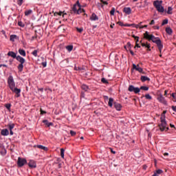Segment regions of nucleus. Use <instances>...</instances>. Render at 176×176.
I'll return each instance as SVG.
<instances>
[{
  "label": "nucleus",
  "mask_w": 176,
  "mask_h": 176,
  "mask_svg": "<svg viewBox=\"0 0 176 176\" xmlns=\"http://www.w3.org/2000/svg\"><path fill=\"white\" fill-rule=\"evenodd\" d=\"M144 38L148 41H152L153 43H155L158 47L160 53H162V50H163V43H162L160 38L155 37L153 34H149L148 31L144 34Z\"/></svg>",
  "instance_id": "1"
},
{
  "label": "nucleus",
  "mask_w": 176,
  "mask_h": 176,
  "mask_svg": "<svg viewBox=\"0 0 176 176\" xmlns=\"http://www.w3.org/2000/svg\"><path fill=\"white\" fill-rule=\"evenodd\" d=\"M161 123L158 125L160 131H168V125H167V121H166V115L162 114L160 117Z\"/></svg>",
  "instance_id": "2"
},
{
  "label": "nucleus",
  "mask_w": 176,
  "mask_h": 176,
  "mask_svg": "<svg viewBox=\"0 0 176 176\" xmlns=\"http://www.w3.org/2000/svg\"><path fill=\"white\" fill-rule=\"evenodd\" d=\"M16 60L19 61V63H20L19 65L17 66L19 72H23L24 64L25 63V59L21 57L20 55H18Z\"/></svg>",
  "instance_id": "3"
},
{
  "label": "nucleus",
  "mask_w": 176,
  "mask_h": 176,
  "mask_svg": "<svg viewBox=\"0 0 176 176\" xmlns=\"http://www.w3.org/2000/svg\"><path fill=\"white\" fill-rule=\"evenodd\" d=\"M153 6L157 9V12H159L160 13L164 12V7L162 6V1H155L153 2Z\"/></svg>",
  "instance_id": "4"
},
{
  "label": "nucleus",
  "mask_w": 176,
  "mask_h": 176,
  "mask_svg": "<svg viewBox=\"0 0 176 176\" xmlns=\"http://www.w3.org/2000/svg\"><path fill=\"white\" fill-rule=\"evenodd\" d=\"M71 13H74V14H80V13H85V10L78 8L77 5H74L72 8Z\"/></svg>",
  "instance_id": "5"
},
{
  "label": "nucleus",
  "mask_w": 176,
  "mask_h": 176,
  "mask_svg": "<svg viewBox=\"0 0 176 176\" xmlns=\"http://www.w3.org/2000/svg\"><path fill=\"white\" fill-rule=\"evenodd\" d=\"M8 83L10 90H13V89L16 87V82H14V79L13 78V76H10L8 77Z\"/></svg>",
  "instance_id": "6"
},
{
  "label": "nucleus",
  "mask_w": 176,
  "mask_h": 176,
  "mask_svg": "<svg viewBox=\"0 0 176 176\" xmlns=\"http://www.w3.org/2000/svg\"><path fill=\"white\" fill-rule=\"evenodd\" d=\"M25 164H27V160L19 157L17 161L18 167H23Z\"/></svg>",
  "instance_id": "7"
},
{
  "label": "nucleus",
  "mask_w": 176,
  "mask_h": 176,
  "mask_svg": "<svg viewBox=\"0 0 176 176\" xmlns=\"http://www.w3.org/2000/svg\"><path fill=\"white\" fill-rule=\"evenodd\" d=\"M157 100L161 104H163L164 105H167V100H166V98L163 97V95L162 94L158 95Z\"/></svg>",
  "instance_id": "8"
},
{
  "label": "nucleus",
  "mask_w": 176,
  "mask_h": 176,
  "mask_svg": "<svg viewBox=\"0 0 176 176\" xmlns=\"http://www.w3.org/2000/svg\"><path fill=\"white\" fill-rule=\"evenodd\" d=\"M129 91L135 93V94H138L140 91V89L138 87H135L134 85H129L128 88Z\"/></svg>",
  "instance_id": "9"
},
{
  "label": "nucleus",
  "mask_w": 176,
  "mask_h": 176,
  "mask_svg": "<svg viewBox=\"0 0 176 176\" xmlns=\"http://www.w3.org/2000/svg\"><path fill=\"white\" fill-rule=\"evenodd\" d=\"M81 89L82 90H83L81 92V97H82V98H85V96H86V94H87L88 93L87 90H89V87H87V85H82L81 86Z\"/></svg>",
  "instance_id": "10"
},
{
  "label": "nucleus",
  "mask_w": 176,
  "mask_h": 176,
  "mask_svg": "<svg viewBox=\"0 0 176 176\" xmlns=\"http://www.w3.org/2000/svg\"><path fill=\"white\" fill-rule=\"evenodd\" d=\"M11 90L13 91V93H15V94H16V97H20V93H21V89H18L15 87Z\"/></svg>",
  "instance_id": "11"
},
{
  "label": "nucleus",
  "mask_w": 176,
  "mask_h": 176,
  "mask_svg": "<svg viewBox=\"0 0 176 176\" xmlns=\"http://www.w3.org/2000/svg\"><path fill=\"white\" fill-rule=\"evenodd\" d=\"M133 69H135L140 74H144V69L142 67H137V65L133 64Z\"/></svg>",
  "instance_id": "12"
},
{
  "label": "nucleus",
  "mask_w": 176,
  "mask_h": 176,
  "mask_svg": "<svg viewBox=\"0 0 176 176\" xmlns=\"http://www.w3.org/2000/svg\"><path fill=\"white\" fill-rule=\"evenodd\" d=\"M122 12L125 13V14H131V8L130 7H124L123 8Z\"/></svg>",
  "instance_id": "13"
},
{
  "label": "nucleus",
  "mask_w": 176,
  "mask_h": 176,
  "mask_svg": "<svg viewBox=\"0 0 176 176\" xmlns=\"http://www.w3.org/2000/svg\"><path fill=\"white\" fill-rule=\"evenodd\" d=\"M28 166L30 168H36V163L34 160H30L28 163Z\"/></svg>",
  "instance_id": "14"
},
{
  "label": "nucleus",
  "mask_w": 176,
  "mask_h": 176,
  "mask_svg": "<svg viewBox=\"0 0 176 176\" xmlns=\"http://www.w3.org/2000/svg\"><path fill=\"white\" fill-rule=\"evenodd\" d=\"M89 20H91V21H97V20H98V16H97L96 13H92L89 18Z\"/></svg>",
  "instance_id": "15"
},
{
  "label": "nucleus",
  "mask_w": 176,
  "mask_h": 176,
  "mask_svg": "<svg viewBox=\"0 0 176 176\" xmlns=\"http://www.w3.org/2000/svg\"><path fill=\"white\" fill-rule=\"evenodd\" d=\"M114 107L116 108V111H122V104L118 103L116 102H113Z\"/></svg>",
  "instance_id": "16"
},
{
  "label": "nucleus",
  "mask_w": 176,
  "mask_h": 176,
  "mask_svg": "<svg viewBox=\"0 0 176 176\" xmlns=\"http://www.w3.org/2000/svg\"><path fill=\"white\" fill-rule=\"evenodd\" d=\"M34 148H38V149H42L43 151H49V148H47V147L42 146L41 144H38V145H35Z\"/></svg>",
  "instance_id": "17"
},
{
  "label": "nucleus",
  "mask_w": 176,
  "mask_h": 176,
  "mask_svg": "<svg viewBox=\"0 0 176 176\" xmlns=\"http://www.w3.org/2000/svg\"><path fill=\"white\" fill-rule=\"evenodd\" d=\"M8 56H9V57H12V58H17V55L14 53V52H8Z\"/></svg>",
  "instance_id": "18"
},
{
  "label": "nucleus",
  "mask_w": 176,
  "mask_h": 176,
  "mask_svg": "<svg viewBox=\"0 0 176 176\" xmlns=\"http://www.w3.org/2000/svg\"><path fill=\"white\" fill-rule=\"evenodd\" d=\"M1 135H9V130L5 129H2L1 132Z\"/></svg>",
  "instance_id": "19"
},
{
  "label": "nucleus",
  "mask_w": 176,
  "mask_h": 176,
  "mask_svg": "<svg viewBox=\"0 0 176 176\" xmlns=\"http://www.w3.org/2000/svg\"><path fill=\"white\" fill-rule=\"evenodd\" d=\"M19 53L21 56H23V57H25V56H27V54L25 53V50L21 48L19 50Z\"/></svg>",
  "instance_id": "20"
},
{
  "label": "nucleus",
  "mask_w": 176,
  "mask_h": 176,
  "mask_svg": "<svg viewBox=\"0 0 176 176\" xmlns=\"http://www.w3.org/2000/svg\"><path fill=\"white\" fill-rule=\"evenodd\" d=\"M113 98H109V102H108V105L110 108H112V107H113Z\"/></svg>",
  "instance_id": "21"
},
{
  "label": "nucleus",
  "mask_w": 176,
  "mask_h": 176,
  "mask_svg": "<svg viewBox=\"0 0 176 176\" xmlns=\"http://www.w3.org/2000/svg\"><path fill=\"white\" fill-rule=\"evenodd\" d=\"M140 80L142 82H146V80H148V81L151 80V78H149L148 77H146L145 76H142L140 78Z\"/></svg>",
  "instance_id": "22"
},
{
  "label": "nucleus",
  "mask_w": 176,
  "mask_h": 176,
  "mask_svg": "<svg viewBox=\"0 0 176 176\" xmlns=\"http://www.w3.org/2000/svg\"><path fill=\"white\" fill-rule=\"evenodd\" d=\"M43 123H45L47 125V127H50V126H52L53 124L52 122H49L47 120H43Z\"/></svg>",
  "instance_id": "23"
},
{
  "label": "nucleus",
  "mask_w": 176,
  "mask_h": 176,
  "mask_svg": "<svg viewBox=\"0 0 176 176\" xmlns=\"http://www.w3.org/2000/svg\"><path fill=\"white\" fill-rule=\"evenodd\" d=\"M166 32L168 35H171V34H173V29H171V28H166Z\"/></svg>",
  "instance_id": "24"
},
{
  "label": "nucleus",
  "mask_w": 176,
  "mask_h": 176,
  "mask_svg": "<svg viewBox=\"0 0 176 176\" xmlns=\"http://www.w3.org/2000/svg\"><path fill=\"white\" fill-rule=\"evenodd\" d=\"M38 52H39L38 50H34L32 52V56H34V57H38Z\"/></svg>",
  "instance_id": "25"
},
{
  "label": "nucleus",
  "mask_w": 176,
  "mask_h": 176,
  "mask_svg": "<svg viewBox=\"0 0 176 176\" xmlns=\"http://www.w3.org/2000/svg\"><path fill=\"white\" fill-rule=\"evenodd\" d=\"M17 38V36L15 34H12L10 36V41H11V42H14V39H16Z\"/></svg>",
  "instance_id": "26"
},
{
  "label": "nucleus",
  "mask_w": 176,
  "mask_h": 176,
  "mask_svg": "<svg viewBox=\"0 0 176 176\" xmlns=\"http://www.w3.org/2000/svg\"><path fill=\"white\" fill-rule=\"evenodd\" d=\"M30 14H32V10H28L25 11V16H30Z\"/></svg>",
  "instance_id": "27"
},
{
  "label": "nucleus",
  "mask_w": 176,
  "mask_h": 176,
  "mask_svg": "<svg viewBox=\"0 0 176 176\" xmlns=\"http://www.w3.org/2000/svg\"><path fill=\"white\" fill-rule=\"evenodd\" d=\"M8 128L9 130H12V129H14V124L12 123V124H8L7 125Z\"/></svg>",
  "instance_id": "28"
},
{
  "label": "nucleus",
  "mask_w": 176,
  "mask_h": 176,
  "mask_svg": "<svg viewBox=\"0 0 176 176\" xmlns=\"http://www.w3.org/2000/svg\"><path fill=\"white\" fill-rule=\"evenodd\" d=\"M66 49L69 52H72V50L74 49V45H67V46H66Z\"/></svg>",
  "instance_id": "29"
},
{
  "label": "nucleus",
  "mask_w": 176,
  "mask_h": 176,
  "mask_svg": "<svg viewBox=\"0 0 176 176\" xmlns=\"http://www.w3.org/2000/svg\"><path fill=\"white\" fill-rule=\"evenodd\" d=\"M124 48L126 49V50H130V49H131V43H130V42L127 43L126 46H124Z\"/></svg>",
  "instance_id": "30"
},
{
  "label": "nucleus",
  "mask_w": 176,
  "mask_h": 176,
  "mask_svg": "<svg viewBox=\"0 0 176 176\" xmlns=\"http://www.w3.org/2000/svg\"><path fill=\"white\" fill-rule=\"evenodd\" d=\"M140 89V90H144V91H148V90H149V87L146 86H142Z\"/></svg>",
  "instance_id": "31"
},
{
  "label": "nucleus",
  "mask_w": 176,
  "mask_h": 176,
  "mask_svg": "<svg viewBox=\"0 0 176 176\" xmlns=\"http://www.w3.org/2000/svg\"><path fill=\"white\" fill-rule=\"evenodd\" d=\"M167 14H173V8L168 7Z\"/></svg>",
  "instance_id": "32"
},
{
  "label": "nucleus",
  "mask_w": 176,
  "mask_h": 176,
  "mask_svg": "<svg viewBox=\"0 0 176 176\" xmlns=\"http://www.w3.org/2000/svg\"><path fill=\"white\" fill-rule=\"evenodd\" d=\"M146 100H152V97L151 96V95L149 94H146L145 96H144Z\"/></svg>",
  "instance_id": "33"
},
{
  "label": "nucleus",
  "mask_w": 176,
  "mask_h": 176,
  "mask_svg": "<svg viewBox=\"0 0 176 176\" xmlns=\"http://www.w3.org/2000/svg\"><path fill=\"white\" fill-rule=\"evenodd\" d=\"M65 152V150L64 148H60V156L63 159H64V153Z\"/></svg>",
  "instance_id": "34"
},
{
  "label": "nucleus",
  "mask_w": 176,
  "mask_h": 176,
  "mask_svg": "<svg viewBox=\"0 0 176 176\" xmlns=\"http://www.w3.org/2000/svg\"><path fill=\"white\" fill-rule=\"evenodd\" d=\"M115 8H112L111 10L110 11L111 16H115Z\"/></svg>",
  "instance_id": "35"
},
{
  "label": "nucleus",
  "mask_w": 176,
  "mask_h": 176,
  "mask_svg": "<svg viewBox=\"0 0 176 176\" xmlns=\"http://www.w3.org/2000/svg\"><path fill=\"white\" fill-rule=\"evenodd\" d=\"M166 24H168V19L163 20V21L162 23V25H166Z\"/></svg>",
  "instance_id": "36"
},
{
  "label": "nucleus",
  "mask_w": 176,
  "mask_h": 176,
  "mask_svg": "<svg viewBox=\"0 0 176 176\" xmlns=\"http://www.w3.org/2000/svg\"><path fill=\"white\" fill-rule=\"evenodd\" d=\"M1 155H6V149L5 147H2V151H1Z\"/></svg>",
  "instance_id": "37"
},
{
  "label": "nucleus",
  "mask_w": 176,
  "mask_h": 176,
  "mask_svg": "<svg viewBox=\"0 0 176 176\" xmlns=\"http://www.w3.org/2000/svg\"><path fill=\"white\" fill-rule=\"evenodd\" d=\"M23 0H17V5H19V6H21L23 5Z\"/></svg>",
  "instance_id": "38"
},
{
  "label": "nucleus",
  "mask_w": 176,
  "mask_h": 176,
  "mask_svg": "<svg viewBox=\"0 0 176 176\" xmlns=\"http://www.w3.org/2000/svg\"><path fill=\"white\" fill-rule=\"evenodd\" d=\"M18 25H19V27H22V28L25 27V25H24L23 23L21 22V21H19V22H18Z\"/></svg>",
  "instance_id": "39"
},
{
  "label": "nucleus",
  "mask_w": 176,
  "mask_h": 176,
  "mask_svg": "<svg viewBox=\"0 0 176 176\" xmlns=\"http://www.w3.org/2000/svg\"><path fill=\"white\" fill-rule=\"evenodd\" d=\"M132 27H133V28H140V25L139 24L133 23L132 24Z\"/></svg>",
  "instance_id": "40"
},
{
  "label": "nucleus",
  "mask_w": 176,
  "mask_h": 176,
  "mask_svg": "<svg viewBox=\"0 0 176 176\" xmlns=\"http://www.w3.org/2000/svg\"><path fill=\"white\" fill-rule=\"evenodd\" d=\"M146 47H147L148 50H149V52H151V44L146 43Z\"/></svg>",
  "instance_id": "41"
},
{
  "label": "nucleus",
  "mask_w": 176,
  "mask_h": 176,
  "mask_svg": "<svg viewBox=\"0 0 176 176\" xmlns=\"http://www.w3.org/2000/svg\"><path fill=\"white\" fill-rule=\"evenodd\" d=\"M6 108H7L8 109V111L10 109V107H12L11 104H6L5 105Z\"/></svg>",
  "instance_id": "42"
},
{
  "label": "nucleus",
  "mask_w": 176,
  "mask_h": 176,
  "mask_svg": "<svg viewBox=\"0 0 176 176\" xmlns=\"http://www.w3.org/2000/svg\"><path fill=\"white\" fill-rule=\"evenodd\" d=\"M41 65H43V67L44 68H45V67H47V62H46V61L43 62V63H41Z\"/></svg>",
  "instance_id": "43"
},
{
  "label": "nucleus",
  "mask_w": 176,
  "mask_h": 176,
  "mask_svg": "<svg viewBox=\"0 0 176 176\" xmlns=\"http://www.w3.org/2000/svg\"><path fill=\"white\" fill-rule=\"evenodd\" d=\"M162 173H163V170L161 169H158L155 172L156 174H162Z\"/></svg>",
  "instance_id": "44"
},
{
  "label": "nucleus",
  "mask_w": 176,
  "mask_h": 176,
  "mask_svg": "<svg viewBox=\"0 0 176 176\" xmlns=\"http://www.w3.org/2000/svg\"><path fill=\"white\" fill-rule=\"evenodd\" d=\"M101 82L102 83H108V80H107V79H105L104 78H102Z\"/></svg>",
  "instance_id": "45"
},
{
  "label": "nucleus",
  "mask_w": 176,
  "mask_h": 176,
  "mask_svg": "<svg viewBox=\"0 0 176 176\" xmlns=\"http://www.w3.org/2000/svg\"><path fill=\"white\" fill-rule=\"evenodd\" d=\"M142 22H140L138 23V25H140L139 26L140 30H142V28H144V25H142Z\"/></svg>",
  "instance_id": "46"
},
{
  "label": "nucleus",
  "mask_w": 176,
  "mask_h": 176,
  "mask_svg": "<svg viewBox=\"0 0 176 176\" xmlns=\"http://www.w3.org/2000/svg\"><path fill=\"white\" fill-rule=\"evenodd\" d=\"M76 30L78 32H82V31H83V28H76Z\"/></svg>",
  "instance_id": "47"
},
{
  "label": "nucleus",
  "mask_w": 176,
  "mask_h": 176,
  "mask_svg": "<svg viewBox=\"0 0 176 176\" xmlns=\"http://www.w3.org/2000/svg\"><path fill=\"white\" fill-rule=\"evenodd\" d=\"M70 134L71 135L74 136L76 135V132L74 131H70Z\"/></svg>",
  "instance_id": "48"
},
{
  "label": "nucleus",
  "mask_w": 176,
  "mask_h": 176,
  "mask_svg": "<svg viewBox=\"0 0 176 176\" xmlns=\"http://www.w3.org/2000/svg\"><path fill=\"white\" fill-rule=\"evenodd\" d=\"M118 24H119L120 25V27H124V24H123V22H122V21L118 22Z\"/></svg>",
  "instance_id": "49"
},
{
  "label": "nucleus",
  "mask_w": 176,
  "mask_h": 176,
  "mask_svg": "<svg viewBox=\"0 0 176 176\" xmlns=\"http://www.w3.org/2000/svg\"><path fill=\"white\" fill-rule=\"evenodd\" d=\"M124 27H133V24L126 23L124 25Z\"/></svg>",
  "instance_id": "50"
},
{
  "label": "nucleus",
  "mask_w": 176,
  "mask_h": 176,
  "mask_svg": "<svg viewBox=\"0 0 176 176\" xmlns=\"http://www.w3.org/2000/svg\"><path fill=\"white\" fill-rule=\"evenodd\" d=\"M100 2H102V3H103V5H108L107 1H105L104 0H100Z\"/></svg>",
  "instance_id": "51"
},
{
  "label": "nucleus",
  "mask_w": 176,
  "mask_h": 176,
  "mask_svg": "<svg viewBox=\"0 0 176 176\" xmlns=\"http://www.w3.org/2000/svg\"><path fill=\"white\" fill-rule=\"evenodd\" d=\"M175 93H173L172 94H171V96L173 97V98H174V100H174V101H176V98H175Z\"/></svg>",
  "instance_id": "52"
},
{
  "label": "nucleus",
  "mask_w": 176,
  "mask_h": 176,
  "mask_svg": "<svg viewBox=\"0 0 176 176\" xmlns=\"http://www.w3.org/2000/svg\"><path fill=\"white\" fill-rule=\"evenodd\" d=\"M74 5H76L77 7L80 8V3H79V1H76V3L74 4Z\"/></svg>",
  "instance_id": "53"
},
{
  "label": "nucleus",
  "mask_w": 176,
  "mask_h": 176,
  "mask_svg": "<svg viewBox=\"0 0 176 176\" xmlns=\"http://www.w3.org/2000/svg\"><path fill=\"white\" fill-rule=\"evenodd\" d=\"M149 24L150 25H153L155 24V20H152Z\"/></svg>",
  "instance_id": "54"
},
{
  "label": "nucleus",
  "mask_w": 176,
  "mask_h": 176,
  "mask_svg": "<svg viewBox=\"0 0 176 176\" xmlns=\"http://www.w3.org/2000/svg\"><path fill=\"white\" fill-rule=\"evenodd\" d=\"M128 50L130 52L131 56H134V52H133V50H131V49Z\"/></svg>",
  "instance_id": "55"
},
{
  "label": "nucleus",
  "mask_w": 176,
  "mask_h": 176,
  "mask_svg": "<svg viewBox=\"0 0 176 176\" xmlns=\"http://www.w3.org/2000/svg\"><path fill=\"white\" fill-rule=\"evenodd\" d=\"M110 150H111V153H113V155L116 154V151H113V149L110 148Z\"/></svg>",
  "instance_id": "56"
},
{
  "label": "nucleus",
  "mask_w": 176,
  "mask_h": 176,
  "mask_svg": "<svg viewBox=\"0 0 176 176\" xmlns=\"http://www.w3.org/2000/svg\"><path fill=\"white\" fill-rule=\"evenodd\" d=\"M172 109H173V111L176 112V106H172Z\"/></svg>",
  "instance_id": "57"
},
{
  "label": "nucleus",
  "mask_w": 176,
  "mask_h": 176,
  "mask_svg": "<svg viewBox=\"0 0 176 176\" xmlns=\"http://www.w3.org/2000/svg\"><path fill=\"white\" fill-rule=\"evenodd\" d=\"M38 91H41V93H43V88H38Z\"/></svg>",
  "instance_id": "58"
},
{
  "label": "nucleus",
  "mask_w": 176,
  "mask_h": 176,
  "mask_svg": "<svg viewBox=\"0 0 176 176\" xmlns=\"http://www.w3.org/2000/svg\"><path fill=\"white\" fill-rule=\"evenodd\" d=\"M44 113H46V111H43V110H42V109H41V115H43Z\"/></svg>",
  "instance_id": "59"
},
{
  "label": "nucleus",
  "mask_w": 176,
  "mask_h": 176,
  "mask_svg": "<svg viewBox=\"0 0 176 176\" xmlns=\"http://www.w3.org/2000/svg\"><path fill=\"white\" fill-rule=\"evenodd\" d=\"M64 12H58V16H62L63 15V14Z\"/></svg>",
  "instance_id": "60"
},
{
  "label": "nucleus",
  "mask_w": 176,
  "mask_h": 176,
  "mask_svg": "<svg viewBox=\"0 0 176 176\" xmlns=\"http://www.w3.org/2000/svg\"><path fill=\"white\" fill-rule=\"evenodd\" d=\"M132 36L134 38V39H140V37L136 36L135 35H133Z\"/></svg>",
  "instance_id": "61"
},
{
  "label": "nucleus",
  "mask_w": 176,
  "mask_h": 176,
  "mask_svg": "<svg viewBox=\"0 0 176 176\" xmlns=\"http://www.w3.org/2000/svg\"><path fill=\"white\" fill-rule=\"evenodd\" d=\"M135 47H141V46H140V44L138 43L135 44Z\"/></svg>",
  "instance_id": "62"
},
{
  "label": "nucleus",
  "mask_w": 176,
  "mask_h": 176,
  "mask_svg": "<svg viewBox=\"0 0 176 176\" xmlns=\"http://www.w3.org/2000/svg\"><path fill=\"white\" fill-rule=\"evenodd\" d=\"M146 168H148V166L146 165H144L143 166V169L146 170Z\"/></svg>",
  "instance_id": "63"
},
{
  "label": "nucleus",
  "mask_w": 176,
  "mask_h": 176,
  "mask_svg": "<svg viewBox=\"0 0 176 176\" xmlns=\"http://www.w3.org/2000/svg\"><path fill=\"white\" fill-rule=\"evenodd\" d=\"M152 176H159V175H157V173H154V174Z\"/></svg>",
  "instance_id": "64"
}]
</instances>
